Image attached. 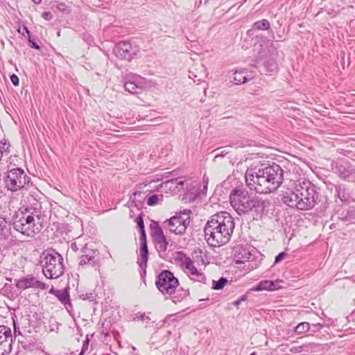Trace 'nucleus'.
<instances>
[{
	"label": "nucleus",
	"mask_w": 355,
	"mask_h": 355,
	"mask_svg": "<svg viewBox=\"0 0 355 355\" xmlns=\"http://www.w3.org/2000/svg\"><path fill=\"white\" fill-rule=\"evenodd\" d=\"M245 182L251 191L260 194H268L275 191L282 184L284 170L276 163L251 167L245 173Z\"/></svg>",
	"instance_id": "nucleus-1"
},
{
	"label": "nucleus",
	"mask_w": 355,
	"mask_h": 355,
	"mask_svg": "<svg viewBox=\"0 0 355 355\" xmlns=\"http://www.w3.org/2000/svg\"><path fill=\"white\" fill-rule=\"evenodd\" d=\"M234 227V220L230 213L218 212L207 222L204 227L205 238L210 246L225 245L230 241Z\"/></svg>",
	"instance_id": "nucleus-2"
},
{
	"label": "nucleus",
	"mask_w": 355,
	"mask_h": 355,
	"mask_svg": "<svg viewBox=\"0 0 355 355\" xmlns=\"http://www.w3.org/2000/svg\"><path fill=\"white\" fill-rule=\"evenodd\" d=\"M318 188L309 180H299L293 190L283 191L282 200L290 207L300 210L312 209L319 200Z\"/></svg>",
	"instance_id": "nucleus-3"
},
{
	"label": "nucleus",
	"mask_w": 355,
	"mask_h": 355,
	"mask_svg": "<svg viewBox=\"0 0 355 355\" xmlns=\"http://www.w3.org/2000/svg\"><path fill=\"white\" fill-rule=\"evenodd\" d=\"M42 272L48 279H57L64 274L63 258L54 250H44L40 255Z\"/></svg>",
	"instance_id": "nucleus-4"
},
{
	"label": "nucleus",
	"mask_w": 355,
	"mask_h": 355,
	"mask_svg": "<svg viewBox=\"0 0 355 355\" xmlns=\"http://www.w3.org/2000/svg\"><path fill=\"white\" fill-rule=\"evenodd\" d=\"M36 216L33 212L20 208L12 216L13 228L26 236H33L40 229L36 226Z\"/></svg>",
	"instance_id": "nucleus-5"
},
{
	"label": "nucleus",
	"mask_w": 355,
	"mask_h": 355,
	"mask_svg": "<svg viewBox=\"0 0 355 355\" xmlns=\"http://www.w3.org/2000/svg\"><path fill=\"white\" fill-rule=\"evenodd\" d=\"M3 179L6 187L12 192L28 189L33 185L31 178L21 168L8 170Z\"/></svg>",
	"instance_id": "nucleus-6"
},
{
	"label": "nucleus",
	"mask_w": 355,
	"mask_h": 355,
	"mask_svg": "<svg viewBox=\"0 0 355 355\" xmlns=\"http://www.w3.org/2000/svg\"><path fill=\"white\" fill-rule=\"evenodd\" d=\"M191 213L190 209H184L177 213L175 216L164 222V228L168 229L171 232L175 234L182 235L185 234L191 222Z\"/></svg>",
	"instance_id": "nucleus-7"
},
{
	"label": "nucleus",
	"mask_w": 355,
	"mask_h": 355,
	"mask_svg": "<svg viewBox=\"0 0 355 355\" xmlns=\"http://www.w3.org/2000/svg\"><path fill=\"white\" fill-rule=\"evenodd\" d=\"M155 284L162 294L171 295L179 286V281L172 272L164 270L157 275Z\"/></svg>",
	"instance_id": "nucleus-8"
},
{
	"label": "nucleus",
	"mask_w": 355,
	"mask_h": 355,
	"mask_svg": "<svg viewBox=\"0 0 355 355\" xmlns=\"http://www.w3.org/2000/svg\"><path fill=\"white\" fill-rule=\"evenodd\" d=\"M250 195L247 191L234 189L230 196V201L232 207L239 214H245V209L248 207Z\"/></svg>",
	"instance_id": "nucleus-9"
},
{
	"label": "nucleus",
	"mask_w": 355,
	"mask_h": 355,
	"mask_svg": "<svg viewBox=\"0 0 355 355\" xmlns=\"http://www.w3.org/2000/svg\"><path fill=\"white\" fill-rule=\"evenodd\" d=\"M332 170L340 179L355 183V167L347 160L338 159L334 162Z\"/></svg>",
	"instance_id": "nucleus-10"
},
{
	"label": "nucleus",
	"mask_w": 355,
	"mask_h": 355,
	"mask_svg": "<svg viewBox=\"0 0 355 355\" xmlns=\"http://www.w3.org/2000/svg\"><path fill=\"white\" fill-rule=\"evenodd\" d=\"M139 48L130 41H121L113 48V53L119 59L131 60L137 55Z\"/></svg>",
	"instance_id": "nucleus-11"
},
{
	"label": "nucleus",
	"mask_w": 355,
	"mask_h": 355,
	"mask_svg": "<svg viewBox=\"0 0 355 355\" xmlns=\"http://www.w3.org/2000/svg\"><path fill=\"white\" fill-rule=\"evenodd\" d=\"M269 55L266 54V49H263L259 54L258 59L251 64L253 67H257L259 60H263V64L266 72H275L277 69V64L276 62L277 50L272 46L268 48Z\"/></svg>",
	"instance_id": "nucleus-12"
},
{
	"label": "nucleus",
	"mask_w": 355,
	"mask_h": 355,
	"mask_svg": "<svg viewBox=\"0 0 355 355\" xmlns=\"http://www.w3.org/2000/svg\"><path fill=\"white\" fill-rule=\"evenodd\" d=\"M150 229L157 252L159 254L164 253L167 249L168 243L164 234L162 228L160 227L158 222L153 220L150 225Z\"/></svg>",
	"instance_id": "nucleus-13"
},
{
	"label": "nucleus",
	"mask_w": 355,
	"mask_h": 355,
	"mask_svg": "<svg viewBox=\"0 0 355 355\" xmlns=\"http://www.w3.org/2000/svg\"><path fill=\"white\" fill-rule=\"evenodd\" d=\"M14 282L16 288L21 291L28 288L46 289V284L39 281L37 277H34L33 275H28L19 279H15Z\"/></svg>",
	"instance_id": "nucleus-14"
},
{
	"label": "nucleus",
	"mask_w": 355,
	"mask_h": 355,
	"mask_svg": "<svg viewBox=\"0 0 355 355\" xmlns=\"http://www.w3.org/2000/svg\"><path fill=\"white\" fill-rule=\"evenodd\" d=\"M268 205V200H263L257 196L250 195L245 214L254 212L257 215L262 214Z\"/></svg>",
	"instance_id": "nucleus-15"
},
{
	"label": "nucleus",
	"mask_w": 355,
	"mask_h": 355,
	"mask_svg": "<svg viewBox=\"0 0 355 355\" xmlns=\"http://www.w3.org/2000/svg\"><path fill=\"white\" fill-rule=\"evenodd\" d=\"M49 293L54 295L58 300L63 304L67 310L70 312L73 309L72 304L70 300L69 288L66 287L64 289L57 290L52 287L49 290Z\"/></svg>",
	"instance_id": "nucleus-16"
},
{
	"label": "nucleus",
	"mask_w": 355,
	"mask_h": 355,
	"mask_svg": "<svg viewBox=\"0 0 355 355\" xmlns=\"http://www.w3.org/2000/svg\"><path fill=\"white\" fill-rule=\"evenodd\" d=\"M27 200L28 205L23 206L21 208L24 211L33 212V215L36 216V219L40 220L42 215V203L33 195L28 196Z\"/></svg>",
	"instance_id": "nucleus-17"
},
{
	"label": "nucleus",
	"mask_w": 355,
	"mask_h": 355,
	"mask_svg": "<svg viewBox=\"0 0 355 355\" xmlns=\"http://www.w3.org/2000/svg\"><path fill=\"white\" fill-rule=\"evenodd\" d=\"M283 281L279 279L275 281L262 280L252 290L254 291H276L282 288L280 284Z\"/></svg>",
	"instance_id": "nucleus-18"
},
{
	"label": "nucleus",
	"mask_w": 355,
	"mask_h": 355,
	"mask_svg": "<svg viewBox=\"0 0 355 355\" xmlns=\"http://www.w3.org/2000/svg\"><path fill=\"white\" fill-rule=\"evenodd\" d=\"M251 256L249 250L243 245H238L234 248V257L236 263L248 261Z\"/></svg>",
	"instance_id": "nucleus-19"
},
{
	"label": "nucleus",
	"mask_w": 355,
	"mask_h": 355,
	"mask_svg": "<svg viewBox=\"0 0 355 355\" xmlns=\"http://www.w3.org/2000/svg\"><path fill=\"white\" fill-rule=\"evenodd\" d=\"M148 249L147 243H140L139 248V257L140 259L137 260V263L142 270L141 275H146L147 262L148 260Z\"/></svg>",
	"instance_id": "nucleus-20"
},
{
	"label": "nucleus",
	"mask_w": 355,
	"mask_h": 355,
	"mask_svg": "<svg viewBox=\"0 0 355 355\" xmlns=\"http://www.w3.org/2000/svg\"><path fill=\"white\" fill-rule=\"evenodd\" d=\"M335 197H337L343 203H349L354 201L352 197L349 189L345 184H337L335 191Z\"/></svg>",
	"instance_id": "nucleus-21"
},
{
	"label": "nucleus",
	"mask_w": 355,
	"mask_h": 355,
	"mask_svg": "<svg viewBox=\"0 0 355 355\" xmlns=\"http://www.w3.org/2000/svg\"><path fill=\"white\" fill-rule=\"evenodd\" d=\"M184 268L187 270V274L192 280L201 283H205V275L204 273L198 271V270L194 266L193 261L187 262V266Z\"/></svg>",
	"instance_id": "nucleus-22"
},
{
	"label": "nucleus",
	"mask_w": 355,
	"mask_h": 355,
	"mask_svg": "<svg viewBox=\"0 0 355 355\" xmlns=\"http://www.w3.org/2000/svg\"><path fill=\"white\" fill-rule=\"evenodd\" d=\"M133 77V80H128L124 83V88L125 91L130 94H138L141 89V87L139 85L141 84L143 80L140 76L133 75L130 76Z\"/></svg>",
	"instance_id": "nucleus-23"
},
{
	"label": "nucleus",
	"mask_w": 355,
	"mask_h": 355,
	"mask_svg": "<svg viewBox=\"0 0 355 355\" xmlns=\"http://www.w3.org/2000/svg\"><path fill=\"white\" fill-rule=\"evenodd\" d=\"M96 254V251L90 250L88 254H83L80 257L79 266L84 267L88 265L92 267H95L98 264Z\"/></svg>",
	"instance_id": "nucleus-24"
},
{
	"label": "nucleus",
	"mask_w": 355,
	"mask_h": 355,
	"mask_svg": "<svg viewBox=\"0 0 355 355\" xmlns=\"http://www.w3.org/2000/svg\"><path fill=\"white\" fill-rule=\"evenodd\" d=\"M338 218L340 221L348 223H355V207H349L347 209L338 213Z\"/></svg>",
	"instance_id": "nucleus-25"
},
{
	"label": "nucleus",
	"mask_w": 355,
	"mask_h": 355,
	"mask_svg": "<svg viewBox=\"0 0 355 355\" xmlns=\"http://www.w3.org/2000/svg\"><path fill=\"white\" fill-rule=\"evenodd\" d=\"M207 76V69L203 64H200L199 68H195L192 71H189V78L193 79L194 82H203Z\"/></svg>",
	"instance_id": "nucleus-26"
},
{
	"label": "nucleus",
	"mask_w": 355,
	"mask_h": 355,
	"mask_svg": "<svg viewBox=\"0 0 355 355\" xmlns=\"http://www.w3.org/2000/svg\"><path fill=\"white\" fill-rule=\"evenodd\" d=\"M11 224L5 218L0 217V240L6 241L11 236Z\"/></svg>",
	"instance_id": "nucleus-27"
},
{
	"label": "nucleus",
	"mask_w": 355,
	"mask_h": 355,
	"mask_svg": "<svg viewBox=\"0 0 355 355\" xmlns=\"http://www.w3.org/2000/svg\"><path fill=\"white\" fill-rule=\"evenodd\" d=\"M233 75V80L236 85L243 84L252 79L253 77L251 74H247L245 69L235 71Z\"/></svg>",
	"instance_id": "nucleus-28"
},
{
	"label": "nucleus",
	"mask_w": 355,
	"mask_h": 355,
	"mask_svg": "<svg viewBox=\"0 0 355 355\" xmlns=\"http://www.w3.org/2000/svg\"><path fill=\"white\" fill-rule=\"evenodd\" d=\"M189 294L188 289L180 288L178 290H175V293L172 294L171 296V299L174 303H178L182 301L185 299Z\"/></svg>",
	"instance_id": "nucleus-29"
},
{
	"label": "nucleus",
	"mask_w": 355,
	"mask_h": 355,
	"mask_svg": "<svg viewBox=\"0 0 355 355\" xmlns=\"http://www.w3.org/2000/svg\"><path fill=\"white\" fill-rule=\"evenodd\" d=\"M146 198L145 193L141 191H135L130 199L137 207H141Z\"/></svg>",
	"instance_id": "nucleus-30"
},
{
	"label": "nucleus",
	"mask_w": 355,
	"mask_h": 355,
	"mask_svg": "<svg viewBox=\"0 0 355 355\" xmlns=\"http://www.w3.org/2000/svg\"><path fill=\"white\" fill-rule=\"evenodd\" d=\"M12 340L11 329L6 326H0V343L3 345L8 339Z\"/></svg>",
	"instance_id": "nucleus-31"
},
{
	"label": "nucleus",
	"mask_w": 355,
	"mask_h": 355,
	"mask_svg": "<svg viewBox=\"0 0 355 355\" xmlns=\"http://www.w3.org/2000/svg\"><path fill=\"white\" fill-rule=\"evenodd\" d=\"M270 27V24L268 20L263 19L260 21H255L252 24V28L257 31H266Z\"/></svg>",
	"instance_id": "nucleus-32"
},
{
	"label": "nucleus",
	"mask_w": 355,
	"mask_h": 355,
	"mask_svg": "<svg viewBox=\"0 0 355 355\" xmlns=\"http://www.w3.org/2000/svg\"><path fill=\"white\" fill-rule=\"evenodd\" d=\"M311 329V324L309 322H302L299 323L295 327V333L297 335L303 334L307 331H309Z\"/></svg>",
	"instance_id": "nucleus-33"
},
{
	"label": "nucleus",
	"mask_w": 355,
	"mask_h": 355,
	"mask_svg": "<svg viewBox=\"0 0 355 355\" xmlns=\"http://www.w3.org/2000/svg\"><path fill=\"white\" fill-rule=\"evenodd\" d=\"M0 293L8 298L14 297L13 287L11 284L6 283L0 289Z\"/></svg>",
	"instance_id": "nucleus-34"
},
{
	"label": "nucleus",
	"mask_w": 355,
	"mask_h": 355,
	"mask_svg": "<svg viewBox=\"0 0 355 355\" xmlns=\"http://www.w3.org/2000/svg\"><path fill=\"white\" fill-rule=\"evenodd\" d=\"M228 280L226 277H220L218 280H213L212 289L214 290H220L224 288V286L227 284Z\"/></svg>",
	"instance_id": "nucleus-35"
},
{
	"label": "nucleus",
	"mask_w": 355,
	"mask_h": 355,
	"mask_svg": "<svg viewBox=\"0 0 355 355\" xmlns=\"http://www.w3.org/2000/svg\"><path fill=\"white\" fill-rule=\"evenodd\" d=\"M176 260L178 261L181 262L182 266L185 268L187 266V262H192L193 261L189 257L187 254H185L182 252H178L176 257Z\"/></svg>",
	"instance_id": "nucleus-36"
},
{
	"label": "nucleus",
	"mask_w": 355,
	"mask_h": 355,
	"mask_svg": "<svg viewBox=\"0 0 355 355\" xmlns=\"http://www.w3.org/2000/svg\"><path fill=\"white\" fill-rule=\"evenodd\" d=\"M24 30L26 31V33L28 35L29 46L33 49H35L37 50H40V46L37 44V42H35V41L34 40H33L31 38V37L30 35L31 33H30L29 30L28 29V28L26 26H24Z\"/></svg>",
	"instance_id": "nucleus-37"
},
{
	"label": "nucleus",
	"mask_w": 355,
	"mask_h": 355,
	"mask_svg": "<svg viewBox=\"0 0 355 355\" xmlns=\"http://www.w3.org/2000/svg\"><path fill=\"white\" fill-rule=\"evenodd\" d=\"M55 8L60 12L64 14H69L71 12V9L69 6L65 4L64 3H57Z\"/></svg>",
	"instance_id": "nucleus-38"
},
{
	"label": "nucleus",
	"mask_w": 355,
	"mask_h": 355,
	"mask_svg": "<svg viewBox=\"0 0 355 355\" xmlns=\"http://www.w3.org/2000/svg\"><path fill=\"white\" fill-rule=\"evenodd\" d=\"M135 221L137 224V227L139 229V232L141 231L144 232L145 231V225H144V219H143V214H140L139 215H138L136 218Z\"/></svg>",
	"instance_id": "nucleus-39"
},
{
	"label": "nucleus",
	"mask_w": 355,
	"mask_h": 355,
	"mask_svg": "<svg viewBox=\"0 0 355 355\" xmlns=\"http://www.w3.org/2000/svg\"><path fill=\"white\" fill-rule=\"evenodd\" d=\"M80 297L84 300H89V302L95 301L96 299V294L94 293H86L82 294Z\"/></svg>",
	"instance_id": "nucleus-40"
},
{
	"label": "nucleus",
	"mask_w": 355,
	"mask_h": 355,
	"mask_svg": "<svg viewBox=\"0 0 355 355\" xmlns=\"http://www.w3.org/2000/svg\"><path fill=\"white\" fill-rule=\"evenodd\" d=\"M158 201V196L156 194L151 195L148 197L147 199V204L149 206H153L155 205L157 202Z\"/></svg>",
	"instance_id": "nucleus-41"
},
{
	"label": "nucleus",
	"mask_w": 355,
	"mask_h": 355,
	"mask_svg": "<svg viewBox=\"0 0 355 355\" xmlns=\"http://www.w3.org/2000/svg\"><path fill=\"white\" fill-rule=\"evenodd\" d=\"M323 327H324V324L322 323H320V322L315 323V324H312L311 325V329L309 331H311V332L315 333V332L319 331Z\"/></svg>",
	"instance_id": "nucleus-42"
},
{
	"label": "nucleus",
	"mask_w": 355,
	"mask_h": 355,
	"mask_svg": "<svg viewBox=\"0 0 355 355\" xmlns=\"http://www.w3.org/2000/svg\"><path fill=\"white\" fill-rule=\"evenodd\" d=\"M140 320L141 321H145V320H150L149 317L146 315V313H138L136 316L133 318V320Z\"/></svg>",
	"instance_id": "nucleus-43"
},
{
	"label": "nucleus",
	"mask_w": 355,
	"mask_h": 355,
	"mask_svg": "<svg viewBox=\"0 0 355 355\" xmlns=\"http://www.w3.org/2000/svg\"><path fill=\"white\" fill-rule=\"evenodd\" d=\"M89 343V339L87 337L83 343V345L82 346V349H81V352L79 354V355H83L84 353L87 350Z\"/></svg>",
	"instance_id": "nucleus-44"
},
{
	"label": "nucleus",
	"mask_w": 355,
	"mask_h": 355,
	"mask_svg": "<svg viewBox=\"0 0 355 355\" xmlns=\"http://www.w3.org/2000/svg\"><path fill=\"white\" fill-rule=\"evenodd\" d=\"M286 256V253L285 252H282L279 253L276 257L275 259V263H277L282 261L285 257Z\"/></svg>",
	"instance_id": "nucleus-45"
},
{
	"label": "nucleus",
	"mask_w": 355,
	"mask_h": 355,
	"mask_svg": "<svg viewBox=\"0 0 355 355\" xmlns=\"http://www.w3.org/2000/svg\"><path fill=\"white\" fill-rule=\"evenodd\" d=\"M10 80L15 86H18L19 84V79L16 74H12L10 76Z\"/></svg>",
	"instance_id": "nucleus-46"
},
{
	"label": "nucleus",
	"mask_w": 355,
	"mask_h": 355,
	"mask_svg": "<svg viewBox=\"0 0 355 355\" xmlns=\"http://www.w3.org/2000/svg\"><path fill=\"white\" fill-rule=\"evenodd\" d=\"M139 240H140V243H147L146 231H144V232L141 231L139 232Z\"/></svg>",
	"instance_id": "nucleus-47"
},
{
	"label": "nucleus",
	"mask_w": 355,
	"mask_h": 355,
	"mask_svg": "<svg viewBox=\"0 0 355 355\" xmlns=\"http://www.w3.org/2000/svg\"><path fill=\"white\" fill-rule=\"evenodd\" d=\"M42 17L46 19V20H51L52 18H53V15L51 14V12H49V11H46V12H44L42 15Z\"/></svg>",
	"instance_id": "nucleus-48"
},
{
	"label": "nucleus",
	"mask_w": 355,
	"mask_h": 355,
	"mask_svg": "<svg viewBox=\"0 0 355 355\" xmlns=\"http://www.w3.org/2000/svg\"><path fill=\"white\" fill-rule=\"evenodd\" d=\"M326 184H327V189L329 190H330L331 192L333 191V190H334L336 191V187L337 184H334L330 182H326Z\"/></svg>",
	"instance_id": "nucleus-49"
},
{
	"label": "nucleus",
	"mask_w": 355,
	"mask_h": 355,
	"mask_svg": "<svg viewBox=\"0 0 355 355\" xmlns=\"http://www.w3.org/2000/svg\"><path fill=\"white\" fill-rule=\"evenodd\" d=\"M302 351V347H293L290 349V352L293 353L301 352Z\"/></svg>",
	"instance_id": "nucleus-50"
},
{
	"label": "nucleus",
	"mask_w": 355,
	"mask_h": 355,
	"mask_svg": "<svg viewBox=\"0 0 355 355\" xmlns=\"http://www.w3.org/2000/svg\"><path fill=\"white\" fill-rule=\"evenodd\" d=\"M203 191H206L208 184V178H206L205 176L203 177Z\"/></svg>",
	"instance_id": "nucleus-51"
},
{
	"label": "nucleus",
	"mask_w": 355,
	"mask_h": 355,
	"mask_svg": "<svg viewBox=\"0 0 355 355\" xmlns=\"http://www.w3.org/2000/svg\"><path fill=\"white\" fill-rule=\"evenodd\" d=\"M71 248L73 251H75V252L78 251V247H77V245H76V243H71Z\"/></svg>",
	"instance_id": "nucleus-52"
},
{
	"label": "nucleus",
	"mask_w": 355,
	"mask_h": 355,
	"mask_svg": "<svg viewBox=\"0 0 355 355\" xmlns=\"http://www.w3.org/2000/svg\"><path fill=\"white\" fill-rule=\"evenodd\" d=\"M247 298H248L247 295L244 294L239 300H240L241 302H242L245 301L247 300Z\"/></svg>",
	"instance_id": "nucleus-53"
},
{
	"label": "nucleus",
	"mask_w": 355,
	"mask_h": 355,
	"mask_svg": "<svg viewBox=\"0 0 355 355\" xmlns=\"http://www.w3.org/2000/svg\"><path fill=\"white\" fill-rule=\"evenodd\" d=\"M101 334H104L105 336H107L108 335V331L106 328H104L103 327H102V331H101Z\"/></svg>",
	"instance_id": "nucleus-54"
},
{
	"label": "nucleus",
	"mask_w": 355,
	"mask_h": 355,
	"mask_svg": "<svg viewBox=\"0 0 355 355\" xmlns=\"http://www.w3.org/2000/svg\"><path fill=\"white\" fill-rule=\"evenodd\" d=\"M174 317H175V315H168V316L166 318V321H168V320L173 321V320H175Z\"/></svg>",
	"instance_id": "nucleus-55"
},
{
	"label": "nucleus",
	"mask_w": 355,
	"mask_h": 355,
	"mask_svg": "<svg viewBox=\"0 0 355 355\" xmlns=\"http://www.w3.org/2000/svg\"><path fill=\"white\" fill-rule=\"evenodd\" d=\"M241 302H240V300L238 299L237 300H236V301H234V302H233V304H234V306H239L241 304Z\"/></svg>",
	"instance_id": "nucleus-56"
},
{
	"label": "nucleus",
	"mask_w": 355,
	"mask_h": 355,
	"mask_svg": "<svg viewBox=\"0 0 355 355\" xmlns=\"http://www.w3.org/2000/svg\"><path fill=\"white\" fill-rule=\"evenodd\" d=\"M35 3L39 4L41 3L42 0H32Z\"/></svg>",
	"instance_id": "nucleus-57"
},
{
	"label": "nucleus",
	"mask_w": 355,
	"mask_h": 355,
	"mask_svg": "<svg viewBox=\"0 0 355 355\" xmlns=\"http://www.w3.org/2000/svg\"><path fill=\"white\" fill-rule=\"evenodd\" d=\"M250 355H256V354H255V352H253V353L250 354Z\"/></svg>",
	"instance_id": "nucleus-58"
},
{
	"label": "nucleus",
	"mask_w": 355,
	"mask_h": 355,
	"mask_svg": "<svg viewBox=\"0 0 355 355\" xmlns=\"http://www.w3.org/2000/svg\"><path fill=\"white\" fill-rule=\"evenodd\" d=\"M2 344L0 343V345H1Z\"/></svg>",
	"instance_id": "nucleus-59"
}]
</instances>
